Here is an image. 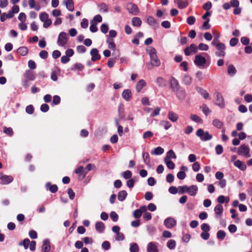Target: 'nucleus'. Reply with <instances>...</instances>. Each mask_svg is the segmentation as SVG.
<instances>
[{
	"label": "nucleus",
	"instance_id": "obj_1",
	"mask_svg": "<svg viewBox=\"0 0 252 252\" xmlns=\"http://www.w3.org/2000/svg\"><path fill=\"white\" fill-rule=\"evenodd\" d=\"M146 51L150 57V63L147 64L148 69L150 70L153 68V66H159L160 64V61L157 56L156 49L154 47H150L149 49L146 50Z\"/></svg>",
	"mask_w": 252,
	"mask_h": 252
},
{
	"label": "nucleus",
	"instance_id": "obj_2",
	"mask_svg": "<svg viewBox=\"0 0 252 252\" xmlns=\"http://www.w3.org/2000/svg\"><path fill=\"white\" fill-rule=\"evenodd\" d=\"M196 135L199 137L202 141H208L212 139V135L210 134L208 131H205L203 129H198L196 132Z\"/></svg>",
	"mask_w": 252,
	"mask_h": 252
},
{
	"label": "nucleus",
	"instance_id": "obj_3",
	"mask_svg": "<svg viewBox=\"0 0 252 252\" xmlns=\"http://www.w3.org/2000/svg\"><path fill=\"white\" fill-rule=\"evenodd\" d=\"M250 151V149L247 145L245 144H243L241 145L239 147L238 150L237 151V154L239 155H243L246 157V158H249L251 157Z\"/></svg>",
	"mask_w": 252,
	"mask_h": 252
},
{
	"label": "nucleus",
	"instance_id": "obj_4",
	"mask_svg": "<svg viewBox=\"0 0 252 252\" xmlns=\"http://www.w3.org/2000/svg\"><path fill=\"white\" fill-rule=\"evenodd\" d=\"M68 41V37L67 34L63 32L60 33L58 40L57 44L59 46L63 47L67 43Z\"/></svg>",
	"mask_w": 252,
	"mask_h": 252
},
{
	"label": "nucleus",
	"instance_id": "obj_5",
	"mask_svg": "<svg viewBox=\"0 0 252 252\" xmlns=\"http://www.w3.org/2000/svg\"><path fill=\"white\" fill-rule=\"evenodd\" d=\"M216 48L217 50L218 51L216 52L215 54L218 57H223L225 55V45L223 43H220V44H217V46H216Z\"/></svg>",
	"mask_w": 252,
	"mask_h": 252
},
{
	"label": "nucleus",
	"instance_id": "obj_6",
	"mask_svg": "<svg viewBox=\"0 0 252 252\" xmlns=\"http://www.w3.org/2000/svg\"><path fill=\"white\" fill-rule=\"evenodd\" d=\"M198 52V48L196 44H191L189 47L184 49V53L186 56H189L191 54H195Z\"/></svg>",
	"mask_w": 252,
	"mask_h": 252
},
{
	"label": "nucleus",
	"instance_id": "obj_7",
	"mask_svg": "<svg viewBox=\"0 0 252 252\" xmlns=\"http://www.w3.org/2000/svg\"><path fill=\"white\" fill-rule=\"evenodd\" d=\"M75 173L78 175V179L82 180L85 178L86 175L87 174V172H86L83 166H80L75 170Z\"/></svg>",
	"mask_w": 252,
	"mask_h": 252
},
{
	"label": "nucleus",
	"instance_id": "obj_8",
	"mask_svg": "<svg viewBox=\"0 0 252 252\" xmlns=\"http://www.w3.org/2000/svg\"><path fill=\"white\" fill-rule=\"evenodd\" d=\"M147 211V207L146 206H141L138 209L135 210L133 213V216L136 219L140 218L142 214Z\"/></svg>",
	"mask_w": 252,
	"mask_h": 252
},
{
	"label": "nucleus",
	"instance_id": "obj_9",
	"mask_svg": "<svg viewBox=\"0 0 252 252\" xmlns=\"http://www.w3.org/2000/svg\"><path fill=\"white\" fill-rule=\"evenodd\" d=\"M128 11L133 15H136L139 13V8L137 6L133 3H129L127 4Z\"/></svg>",
	"mask_w": 252,
	"mask_h": 252
},
{
	"label": "nucleus",
	"instance_id": "obj_10",
	"mask_svg": "<svg viewBox=\"0 0 252 252\" xmlns=\"http://www.w3.org/2000/svg\"><path fill=\"white\" fill-rule=\"evenodd\" d=\"M194 63L198 66H202L206 63V60L205 57L200 55H197L195 57Z\"/></svg>",
	"mask_w": 252,
	"mask_h": 252
},
{
	"label": "nucleus",
	"instance_id": "obj_11",
	"mask_svg": "<svg viewBox=\"0 0 252 252\" xmlns=\"http://www.w3.org/2000/svg\"><path fill=\"white\" fill-rule=\"evenodd\" d=\"M216 94L217 97L216 104L221 108H224L225 106V102L221 94L217 92L216 93Z\"/></svg>",
	"mask_w": 252,
	"mask_h": 252
},
{
	"label": "nucleus",
	"instance_id": "obj_12",
	"mask_svg": "<svg viewBox=\"0 0 252 252\" xmlns=\"http://www.w3.org/2000/svg\"><path fill=\"white\" fill-rule=\"evenodd\" d=\"M90 54L92 56L91 60L93 62H95L100 59L101 56L96 48L92 49L90 52Z\"/></svg>",
	"mask_w": 252,
	"mask_h": 252
},
{
	"label": "nucleus",
	"instance_id": "obj_13",
	"mask_svg": "<svg viewBox=\"0 0 252 252\" xmlns=\"http://www.w3.org/2000/svg\"><path fill=\"white\" fill-rule=\"evenodd\" d=\"M0 184H8L11 183L13 181V179L11 176L2 175V174L0 173Z\"/></svg>",
	"mask_w": 252,
	"mask_h": 252
},
{
	"label": "nucleus",
	"instance_id": "obj_14",
	"mask_svg": "<svg viewBox=\"0 0 252 252\" xmlns=\"http://www.w3.org/2000/svg\"><path fill=\"white\" fill-rule=\"evenodd\" d=\"M164 225L168 228H173L176 224L175 220L172 218H168L164 220Z\"/></svg>",
	"mask_w": 252,
	"mask_h": 252
},
{
	"label": "nucleus",
	"instance_id": "obj_15",
	"mask_svg": "<svg viewBox=\"0 0 252 252\" xmlns=\"http://www.w3.org/2000/svg\"><path fill=\"white\" fill-rule=\"evenodd\" d=\"M170 82L171 88L173 92H175L180 89L179 82L174 77L171 78Z\"/></svg>",
	"mask_w": 252,
	"mask_h": 252
},
{
	"label": "nucleus",
	"instance_id": "obj_16",
	"mask_svg": "<svg viewBox=\"0 0 252 252\" xmlns=\"http://www.w3.org/2000/svg\"><path fill=\"white\" fill-rule=\"evenodd\" d=\"M24 76L26 79L30 81H33L35 78V74L34 72L31 70H27L24 74Z\"/></svg>",
	"mask_w": 252,
	"mask_h": 252
},
{
	"label": "nucleus",
	"instance_id": "obj_17",
	"mask_svg": "<svg viewBox=\"0 0 252 252\" xmlns=\"http://www.w3.org/2000/svg\"><path fill=\"white\" fill-rule=\"evenodd\" d=\"M223 207L220 204H218L214 208V211L215 213V217L217 218H220L221 217L223 212Z\"/></svg>",
	"mask_w": 252,
	"mask_h": 252
},
{
	"label": "nucleus",
	"instance_id": "obj_18",
	"mask_svg": "<svg viewBox=\"0 0 252 252\" xmlns=\"http://www.w3.org/2000/svg\"><path fill=\"white\" fill-rule=\"evenodd\" d=\"M63 2L69 11H73L74 10V6L73 0H64Z\"/></svg>",
	"mask_w": 252,
	"mask_h": 252
},
{
	"label": "nucleus",
	"instance_id": "obj_19",
	"mask_svg": "<svg viewBox=\"0 0 252 252\" xmlns=\"http://www.w3.org/2000/svg\"><path fill=\"white\" fill-rule=\"evenodd\" d=\"M122 96L124 99L129 101L132 96L131 90L129 89L125 90L122 94Z\"/></svg>",
	"mask_w": 252,
	"mask_h": 252
},
{
	"label": "nucleus",
	"instance_id": "obj_20",
	"mask_svg": "<svg viewBox=\"0 0 252 252\" xmlns=\"http://www.w3.org/2000/svg\"><path fill=\"white\" fill-rule=\"evenodd\" d=\"M195 89L196 91L204 97V99H207L209 97V94L205 90L200 87H196Z\"/></svg>",
	"mask_w": 252,
	"mask_h": 252
},
{
	"label": "nucleus",
	"instance_id": "obj_21",
	"mask_svg": "<svg viewBox=\"0 0 252 252\" xmlns=\"http://www.w3.org/2000/svg\"><path fill=\"white\" fill-rule=\"evenodd\" d=\"M148 252H159L157 246L154 242H150L147 246Z\"/></svg>",
	"mask_w": 252,
	"mask_h": 252
},
{
	"label": "nucleus",
	"instance_id": "obj_22",
	"mask_svg": "<svg viewBox=\"0 0 252 252\" xmlns=\"http://www.w3.org/2000/svg\"><path fill=\"white\" fill-rule=\"evenodd\" d=\"M51 250V247L50 245V241L48 239H45L43 242V245L42 246V250L44 252H48Z\"/></svg>",
	"mask_w": 252,
	"mask_h": 252
},
{
	"label": "nucleus",
	"instance_id": "obj_23",
	"mask_svg": "<svg viewBox=\"0 0 252 252\" xmlns=\"http://www.w3.org/2000/svg\"><path fill=\"white\" fill-rule=\"evenodd\" d=\"M46 188L52 193H55L58 191V187L56 185H51V183L47 182L45 185Z\"/></svg>",
	"mask_w": 252,
	"mask_h": 252
},
{
	"label": "nucleus",
	"instance_id": "obj_24",
	"mask_svg": "<svg viewBox=\"0 0 252 252\" xmlns=\"http://www.w3.org/2000/svg\"><path fill=\"white\" fill-rule=\"evenodd\" d=\"M105 226L104 223L101 221H97L95 225V228L97 231L102 233L104 231Z\"/></svg>",
	"mask_w": 252,
	"mask_h": 252
},
{
	"label": "nucleus",
	"instance_id": "obj_25",
	"mask_svg": "<svg viewBox=\"0 0 252 252\" xmlns=\"http://www.w3.org/2000/svg\"><path fill=\"white\" fill-rule=\"evenodd\" d=\"M234 165L238 167L242 171H244L246 169L247 166L246 164L241 160L238 159L234 161Z\"/></svg>",
	"mask_w": 252,
	"mask_h": 252
},
{
	"label": "nucleus",
	"instance_id": "obj_26",
	"mask_svg": "<svg viewBox=\"0 0 252 252\" xmlns=\"http://www.w3.org/2000/svg\"><path fill=\"white\" fill-rule=\"evenodd\" d=\"M174 92L176 93V95L179 99L184 100L185 98L186 93L184 90L179 89Z\"/></svg>",
	"mask_w": 252,
	"mask_h": 252
},
{
	"label": "nucleus",
	"instance_id": "obj_27",
	"mask_svg": "<svg viewBox=\"0 0 252 252\" xmlns=\"http://www.w3.org/2000/svg\"><path fill=\"white\" fill-rule=\"evenodd\" d=\"M146 82L144 79L140 80L137 83L136 86V90L138 93L140 92L142 88L146 86Z\"/></svg>",
	"mask_w": 252,
	"mask_h": 252
},
{
	"label": "nucleus",
	"instance_id": "obj_28",
	"mask_svg": "<svg viewBox=\"0 0 252 252\" xmlns=\"http://www.w3.org/2000/svg\"><path fill=\"white\" fill-rule=\"evenodd\" d=\"M198 188L195 185H192L189 187L188 193L191 196H195L197 192Z\"/></svg>",
	"mask_w": 252,
	"mask_h": 252
},
{
	"label": "nucleus",
	"instance_id": "obj_29",
	"mask_svg": "<svg viewBox=\"0 0 252 252\" xmlns=\"http://www.w3.org/2000/svg\"><path fill=\"white\" fill-rule=\"evenodd\" d=\"M168 118L172 122H175L178 119V115L176 113L169 111L168 114Z\"/></svg>",
	"mask_w": 252,
	"mask_h": 252
},
{
	"label": "nucleus",
	"instance_id": "obj_30",
	"mask_svg": "<svg viewBox=\"0 0 252 252\" xmlns=\"http://www.w3.org/2000/svg\"><path fill=\"white\" fill-rule=\"evenodd\" d=\"M127 193L126 190H121L118 192V199L120 201H123L126 197Z\"/></svg>",
	"mask_w": 252,
	"mask_h": 252
},
{
	"label": "nucleus",
	"instance_id": "obj_31",
	"mask_svg": "<svg viewBox=\"0 0 252 252\" xmlns=\"http://www.w3.org/2000/svg\"><path fill=\"white\" fill-rule=\"evenodd\" d=\"M132 24L134 27H139L142 24V21L139 17H133L132 19Z\"/></svg>",
	"mask_w": 252,
	"mask_h": 252
},
{
	"label": "nucleus",
	"instance_id": "obj_32",
	"mask_svg": "<svg viewBox=\"0 0 252 252\" xmlns=\"http://www.w3.org/2000/svg\"><path fill=\"white\" fill-rule=\"evenodd\" d=\"M177 4L179 8L184 9L188 5L187 0H177Z\"/></svg>",
	"mask_w": 252,
	"mask_h": 252
},
{
	"label": "nucleus",
	"instance_id": "obj_33",
	"mask_svg": "<svg viewBox=\"0 0 252 252\" xmlns=\"http://www.w3.org/2000/svg\"><path fill=\"white\" fill-rule=\"evenodd\" d=\"M177 157L174 152L172 150H170L167 152L164 159L170 160L171 158L175 159Z\"/></svg>",
	"mask_w": 252,
	"mask_h": 252
},
{
	"label": "nucleus",
	"instance_id": "obj_34",
	"mask_svg": "<svg viewBox=\"0 0 252 252\" xmlns=\"http://www.w3.org/2000/svg\"><path fill=\"white\" fill-rule=\"evenodd\" d=\"M164 152V149L161 147L156 148L154 150L151 151V154L153 155H160Z\"/></svg>",
	"mask_w": 252,
	"mask_h": 252
},
{
	"label": "nucleus",
	"instance_id": "obj_35",
	"mask_svg": "<svg viewBox=\"0 0 252 252\" xmlns=\"http://www.w3.org/2000/svg\"><path fill=\"white\" fill-rule=\"evenodd\" d=\"M147 23L148 24L152 26H158V24L157 20L153 17V16H149L147 18Z\"/></svg>",
	"mask_w": 252,
	"mask_h": 252
},
{
	"label": "nucleus",
	"instance_id": "obj_36",
	"mask_svg": "<svg viewBox=\"0 0 252 252\" xmlns=\"http://www.w3.org/2000/svg\"><path fill=\"white\" fill-rule=\"evenodd\" d=\"M212 124L214 126L218 128H221L223 126V123L217 119H216L213 121Z\"/></svg>",
	"mask_w": 252,
	"mask_h": 252
},
{
	"label": "nucleus",
	"instance_id": "obj_37",
	"mask_svg": "<svg viewBox=\"0 0 252 252\" xmlns=\"http://www.w3.org/2000/svg\"><path fill=\"white\" fill-rule=\"evenodd\" d=\"M192 81V77L188 74H185L183 77V82L187 85L191 84Z\"/></svg>",
	"mask_w": 252,
	"mask_h": 252
},
{
	"label": "nucleus",
	"instance_id": "obj_38",
	"mask_svg": "<svg viewBox=\"0 0 252 252\" xmlns=\"http://www.w3.org/2000/svg\"><path fill=\"white\" fill-rule=\"evenodd\" d=\"M17 52L22 56H26L28 53V49L26 47H21L17 49Z\"/></svg>",
	"mask_w": 252,
	"mask_h": 252
},
{
	"label": "nucleus",
	"instance_id": "obj_39",
	"mask_svg": "<svg viewBox=\"0 0 252 252\" xmlns=\"http://www.w3.org/2000/svg\"><path fill=\"white\" fill-rule=\"evenodd\" d=\"M156 83L159 87H163L166 86V81L161 77H158L157 78Z\"/></svg>",
	"mask_w": 252,
	"mask_h": 252
},
{
	"label": "nucleus",
	"instance_id": "obj_40",
	"mask_svg": "<svg viewBox=\"0 0 252 252\" xmlns=\"http://www.w3.org/2000/svg\"><path fill=\"white\" fill-rule=\"evenodd\" d=\"M227 72L229 75H233L237 72V70L232 64H230L228 66Z\"/></svg>",
	"mask_w": 252,
	"mask_h": 252
},
{
	"label": "nucleus",
	"instance_id": "obj_41",
	"mask_svg": "<svg viewBox=\"0 0 252 252\" xmlns=\"http://www.w3.org/2000/svg\"><path fill=\"white\" fill-rule=\"evenodd\" d=\"M30 243V240L28 239H25L23 241L20 242L19 243V246H23L25 249H28Z\"/></svg>",
	"mask_w": 252,
	"mask_h": 252
},
{
	"label": "nucleus",
	"instance_id": "obj_42",
	"mask_svg": "<svg viewBox=\"0 0 252 252\" xmlns=\"http://www.w3.org/2000/svg\"><path fill=\"white\" fill-rule=\"evenodd\" d=\"M142 157L145 163L148 165L150 164V158L148 153H144Z\"/></svg>",
	"mask_w": 252,
	"mask_h": 252
},
{
	"label": "nucleus",
	"instance_id": "obj_43",
	"mask_svg": "<svg viewBox=\"0 0 252 252\" xmlns=\"http://www.w3.org/2000/svg\"><path fill=\"white\" fill-rule=\"evenodd\" d=\"M190 118L192 121L196 123H201L202 122V120L197 115H191Z\"/></svg>",
	"mask_w": 252,
	"mask_h": 252
},
{
	"label": "nucleus",
	"instance_id": "obj_44",
	"mask_svg": "<svg viewBox=\"0 0 252 252\" xmlns=\"http://www.w3.org/2000/svg\"><path fill=\"white\" fill-rule=\"evenodd\" d=\"M226 235L225 232L223 230H219L217 233V237L218 239L222 240L224 239Z\"/></svg>",
	"mask_w": 252,
	"mask_h": 252
},
{
	"label": "nucleus",
	"instance_id": "obj_45",
	"mask_svg": "<svg viewBox=\"0 0 252 252\" xmlns=\"http://www.w3.org/2000/svg\"><path fill=\"white\" fill-rule=\"evenodd\" d=\"M178 189L179 193L180 194H183L184 193L188 192V191L189 190V187L186 185L183 186H179Z\"/></svg>",
	"mask_w": 252,
	"mask_h": 252
},
{
	"label": "nucleus",
	"instance_id": "obj_46",
	"mask_svg": "<svg viewBox=\"0 0 252 252\" xmlns=\"http://www.w3.org/2000/svg\"><path fill=\"white\" fill-rule=\"evenodd\" d=\"M139 247L136 243H133L130 245L129 251L130 252H138Z\"/></svg>",
	"mask_w": 252,
	"mask_h": 252
},
{
	"label": "nucleus",
	"instance_id": "obj_47",
	"mask_svg": "<svg viewBox=\"0 0 252 252\" xmlns=\"http://www.w3.org/2000/svg\"><path fill=\"white\" fill-rule=\"evenodd\" d=\"M176 246V242L175 240H169L167 243V247L170 250L173 249Z\"/></svg>",
	"mask_w": 252,
	"mask_h": 252
},
{
	"label": "nucleus",
	"instance_id": "obj_48",
	"mask_svg": "<svg viewBox=\"0 0 252 252\" xmlns=\"http://www.w3.org/2000/svg\"><path fill=\"white\" fill-rule=\"evenodd\" d=\"M167 167L170 169H173L175 168V164L170 160L164 159Z\"/></svg>",
	"mask_w": 252,
	"mask_h": 252
},
{
	"label": "nucleus",
	"instance_id": "obj_49",
	"mask_svg": "<svg viewBox=\"0 0 252 252\" xmlns=\"http://www.w3.org/2000/svg\"><path fill=\"white\" fill-rule=\"evenodd\" d=\"M91 24L90 27V30L92 32H95L97 31L98 29L96 26L97 23H94V21H91Z\"/></svg>",
	"mask_w": 252,
	"mask_h": 252
},
{
	"label": "nucleus",
	"instance_id": "obj_50",
	"mask_svg": "<svg viewBox=\"0 0 252 252\" xmlns=\"http://www.w3.org/2000/svg\"><path fill=\"white\" fill-rule=\"evenodd\" d=\"M100 11L104 12H107L108 11V6L104 3H101L98 5Z\"/></svg>",
	"mask_w": 252,
	"mask_h": 252
},
{
	"label": "nucleus",
	"instance_id": "obj_51",
	"mask_svg": "<svg viewBox=\"0 0 252 252\" xmlns=\"http://www.w3.org/2000/svg\"><path fill=\"white\" fill-rule=\"evenodd\" d=\"M3 132L10 136L13 134V129L11 127H6L4 126L3 128Z\"/></svg>",
	"mask_w": 252,
	"mask_h": 252
},
{
	"label": "nucleus",
	"instance_id": "obj_52",
	"mask_svg": "<svg viewBox=\"0 0 252 252\" xmlns=\"http://www.w3.org/2000/svg\"><path fill=\"white\" fill-rule=\"evenodd\" d=\"M108 26L106 24H102L100 27V31L103 33H106L108 31Z\"/></svg>",
	"mask_w": 252,
	"mask_h": 252
},
{
	"label": "nucleus",
	"instance_id": "obj_53",
	"mask_svg": "<svg viewBox=\"0 0 252 252\" xmlns=\"http://www.w3.org/2000/svg\"><path fill=\"white\" fill-rule=\"evenodd\" d=\"M48 15L46 12H42L39 16L40 20L42 22H44L45 21L47 20L48 18Z\"/></svg>",
	"mask_w": 252,
	"mask_h": 252
},
{
	"label": "nucleus",
	"instance_id": "obj_54",
	"mask_svg": "<svg viewBox=\"0 0 252 252\" xmlns=\"http://www.w3.org/2000/svg\"><path fill=\"white\" fill-rule=\"evenodd\" d=\"M61 98L59 95H54L52 101V105H58L60 103Z\"/></svg>",
	"mask_w": 252,
	"mask_h": 252
},
{
	"label": "nucleus",
	"instance_id": "obj_55",
	"mask_svg": "<svg viewBox=\"0 0 252 252\" xmlns=\"http://www.w3.org/2000/svg\"><path fill=\"white\" fill-rule=\"evenodd\" d=\"M177 178L180 180H183L186 177V174L184 171H179L177 174Z\"/></svg>",
	"mask_w": 252,
	"mask_h": 252
},
{
	"label": "nucleus",
	"instance_id": "obj_56",
	"mask_svg": "<svg viewBox=\"0 0 252 252\" xmlns=\"http://www.w3.org/2000/svg\"><path fill=\"white\" fill-rule=\"evenodd\" d=\"M110 218L113 221H117L119 217L118 214L114 211H112L110 213Z\"/></svg>",
	"mask_w": 252,
	"mask_h": 252
},
{
	"label": "nucleus",
	"instance_id": "obj_57",
	"mask_svg": "<svg viewBox=\"0 0 252 252\" xmlns=\"http://www.w3.org/2000/svg\"><path fill=\"white\" fill-rule=\"evenodd\" d=\"M197 48L202 51H207L209 49V46L207 44L203 43H200Z\"/></svg>",
	"mask_w": 252,
	"mask_h": 252
},
{
	"label": "nucleus",
	"instance_id": "obj_58",
	"mask_svg": "<svg viewBox=\"0 0 252 252\" xmlns=\"http://www.w3.org/2000/svg\"><path fill=\"white\" fill-rule=\"evenodd\" d=\"M123 175L126 179H130L132 177V173L130 171L126 170L123 173Z\"/></svg>",
	"mask_w": 252,
	"mask_h": 252
},
{
	"label": "nucleus",
	"instance_id": "obj_59",
	"mask_svg": "<svg viewBox=\"0 0 252 252\" xmlns=\"http://www.w3.org/2000/svg\"><path fill=\"white\" fill-rule=\"evenodd\" d=\"M201 228L202 230L204 232H208L210 229V227L209 224L206 223H203L201 224Z\"/></svg>",
	"mask_w": 252,
	"mask_h": 252
},
{
	"label": "nucleus",
	"instance_id": "obj_60",
	"mask_svg": "<svg viewBox=\"0 0 252 252\" xmlns=\"http://www.w3.org/2000/svg\"><path fill=\"white\" fill-rule=\"evenodd\" d=\"M187 21L189 25H192L195 22V18L193 16H190L187 18Z\"/></svg>",
	"mask_w": 252,
	"mask_h": 252
},
{
	"label": "nucleus",
	"instance_id": "obj_61",
	"mask_svg": "<svg viewBox=\"0 0 252 252\" xmlns=\"http://www.w3.org/2000/svg\"><path fill=\"white\" fill-rule=\"evenodd\" d=\"M29 235L30 238L32 239H34L37 238V234L35 230H31L29 232Z\"/></svg>",
	"mask_w": 252,
	"mask_h": 252
},
{
	"label": "nucleus",
	"instance_id": "obj_62",
	"mask_svg": "<svg viewBox=\"0 0 252 252\" xmlns=\"http://www.w3.org/2000/svg\"><path fill=\"white\" fill-rule=\"evenodd\" d=\"M26 112L29 114H32L34 112V107L32 105H29L26 108Z\"/></svg>",
	"mask_w": 252,
	"mask_h": 252
},
{
	"label": "nucleus",
	"instance_id": "obj_63",
	"mask_svg": "<svg viewBox=\"0 0 252 252\" xmlns=\"http://www.w3.org/2000/svg\"><path fill=\"white\" fill-rule=\"evenodd\" d=\"M215 150L217 155H220L223 152V147L220 145H218L215 148Z\"/></svg>",
	"mask_w": 252,
	"mask_h": 252
},
{
	"label": "nucleus",
	"instance_id": "obj_64",
	"mask_svg": "<svg viewBox=\"0 0 252 252\" xmlns=\"http://www.w3.org/2000/svg\"><path fill=\"white\" fill-rule=\"evenodd\" d=\"M202 111L204 113V114L206 116H207L211 112V111L209 109V107L206 104L203 105Z\"/></svg>",
	"mask_w": 252,
	"mask_h": 252
}]
</instances>
